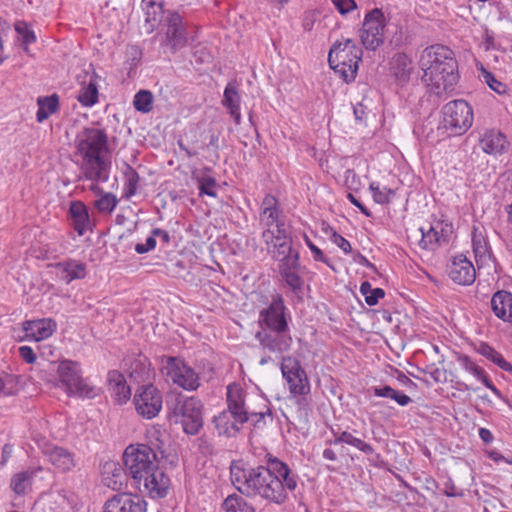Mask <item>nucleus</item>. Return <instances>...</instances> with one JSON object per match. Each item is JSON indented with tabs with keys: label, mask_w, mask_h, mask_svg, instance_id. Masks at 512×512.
Here are the masks:
<instances>
[{
	"label": "nucleus",
	"mask_w": 512,
	"mask_h": 512,
	"mask_svg": "<svg viewBox=\"0 0 512 512\" xmlns=\"http://www.w3.org/2000/svg\"><path fill=\"white\" fill-rule=\"evenodd\" d=\"M164 452L147 444L129 445L123 453V463L130 476L131 485L140 493L153 499L167 496L170 479L159 468Z\"/></svg>",
	"instance_id": "f257e3e1"
},
{
	"label": "nucleus",
	"mask_w": 512,
	"mask_h": 512,
	"mask_svg": "<svg viewBox=\"0 0 512 512\" xmlns=\"http://www.w3.org/2000/svg\"><path fill=\"white\" fill-rule=\"evenodd\" d=\"M230 477L234 487L247 497H261L281 505L282 486L273 477L269 459L256 467L233 461L230 465Z\"/></svg>",
	"instance_id": "f03ea898"
},
{
	"label": "nucleus",
	"mask_w": 512,
	"mask_h": 512,
	"mask_svg": "<svg viewBox=\"0 0 512 512\" xmlns=\"http://www.w3.org/2000/svg\"><path fill=\"white\" fill-rule=\"evenodd\" d=\"M422 81L431 86L437 95L452 90L459 80L458 62L447 46L436 44L425 48L419 60Z\"/></svg>",
	"instance_id": "7ed1b4c3"
},
{
	"label": "nucleus",
	"mask_w": 512,
	"mask_h": 512,
	"mask_svg": "<svg viewBox=\"0 0 512 512\" xmlns=\"http://www.w3.org/2000/svg\"><path fill=\"white\" fill-rule=\"evenodd\" d=\"M75 146L82 158L80 169L85 179L106 182L110 171V163L102 156V153L108 150L106 132L97 128H84L77 134Z\"/></svg>",
	"instance_id": "20e7f679"
},
{
	"label": "nucleus",
	"mask_w": 512,
	"mask_h": 512,
	"mask_svg": "<svg viewBox=\"0 0 512 512\" xmlns=\"http://www.w3.org/2000/svg\"><path fill=\"white\" fill-rule=\"evenodd\" d=\"M167 417L175 424H181L188 435H196L203 427V404L197 397H184L181 394L166 400Z\"/></svg>",
	"instance_id": "39448f33"
},
{
	"label": "nucleus",
	"mask_w": 512,
	"mask_h": 512,
	"mask_svg": "<svg viewBox=\"0 0 512 512\" xmlns=\"http://www.w3.org/2000/svg\"><path fill=\"white\" fill-rule=\"evenodd\" d=\"M362 55V48L356 44L355 40L342 38L332 44L328 54V63L340 78L346 83H350L357 76Z\"/></svg>",
	"instance_id": "423d86ee"
},
{
	"label": "nucleus",
	"mask_w": 512,
	"mask_h": 512,
	"mask_svg": "<svg viewBox=\"0 0 512 512\" xmlns=\"http://www.w3.org/2000/svg\"><path fill=\"white\" fill-rule=\"evenodd\" d=\"M280 370L283 378L288 384V389L294 398L297 399V404L301 407L307 406L303 396L310 393V381L305 369L302 367L300 361L292 356H282L280 362Z\"/></svg>",
	"instance_id": "0eeeda50"
},
{
	"label": "nucleus",
	"mask_w": 512,
	"mask_h": 512,
	"mask_svg": "<svg viewBox=\"0 0 512 512\" xmlns=\"http://www.w3.org/2000/svg\"><path fill=\"white\" fill-rule=\"evenodd\" d=\"M443 120L439 129H444L448 136L463 135L473 123V109L463 99L445 104L442 108Z\"/></svg>",
	"instance_id": "6e6552de"
},
{
	"label": "nucleus",
	"mask_w": 512,
	"mask_h": 512,
	"mask_svg": "<svg viewBox=\"0 0 512 512\" xmlns=\"http://www.w3.org/2000/svg\"><path fill=\"white\" fill-rule=\"evenodd\" d=\"M161 371L173 384L187 391H195L200 386L197 372L183 358L177 356H162Z\"/></svg>",
	"instance_id": "1a4fd4ad"
},
{
	"label": "nucleus",
	"mask_w": 512,
	"mask_h": 512,
	"mask_svg": "<svg viewBox=\"0 0 512 512\" xmlns=\"http://www.w3.org/2000/svg\"><path fill=\"white\" fill-rule=\"evenodd\" d=\"M58 375L61 383L66 386L68 394L82 398L96 396L95 387L82 377L80 365L76 361L63 360L58 365Z\"/></svg>",
	"instance_id": "9d476101"
},
{
	"label": "nucleus",
	"mask_w": 512,
	"mask_h": 512,
	"mask_svg": "<svg viewBox=\"0 0 512 512\" xmlns=\"http://www.w3.org/2000/svg\"><path fill=\"white\" fill-rule=\"evenodd\" d=\"M387 25L386 18L379 8L368 11L359 29L361 44L371 51H375L384 43V33Z\"/></svg>",
	"instance_id": "9b49d317"
},
{
	"label": "nucleus",
	"mask_w": 512,
	"mask_h": 512,
	"mask_svg": "<svg viewBox=\"0 0 512 512\" xmlns=\"http://www.w3.org/2000/svg\"><path fill=\"white\" fill-rule=\"evenodd\" d=\"M290 312L285 305L281 294H274L268 306L259 312L260 329H287L290 328Z\"/></svg>",
	"instance_id": "f8f14e48"
},
{
	"label": "nucleus",
	"mask_w": 512,
	"mask_h": 512,
	"mask_svg": "<svg viewBox=\"0 0 512 512\" xmlns=\"http://www.w3.org/2000/svg\"><path fill=\"white\" fill-rule=\"evenodd\" d=\"M276 261L278 262V272L282 280L291 289L294 296L299 301H302L304 280L299 275V270L301 268L299 251L297 250L289 255L280 257V259Z\"/></svg>",
	"instance_id": "ddd939ff"
},
{
	"label": "nucleus",
	"mask_w": 512,
	"mask_h": 512,
	"mask_svg": "<svg viewBox=\"0 0 512 512\" xmlns=\"http://www.w3.org/2000/svg\"><path fill=\"white\" fill-rule=\"evenodd\" d=\"M255 339L263 351L282 356L291 349L293 344L290 328L260 329L255 333Z\"/></svg>",
	"instance_id": "4468645a"
},
{
	"label": "nucleus",
	"mask_w": 512,
	"mask_h": 512,
	"mask_svg": "<svg viewBox=\"0 0 512 512\" xmlns=\"http://www.w3.org/2000/svg\"><path fill=\"white\" fill-rule=\"evenodd\" d=\"M134 404L138 414L144 418L152 419L162 409V394L152 384L143 385L135 393Z\"/></svg>",
	"instance_id": "2eb2a0df"
},
{
	"label": "nucleus",
	"mask_w": 512,
	"mask_h": 512,
	"mask_svg": "<svg viewBox=\"0 0 512 512\" xmlns=\"http://www.w3.org/2000/svg\"><path fill=\"white\" fill-rule=\"evenodd\" d=\"M147 503L139 495L121 492L106 500L103 512H146Z\"/></svg>",
	"instance_id": "dca6fc26"
},
{
	"label": "nucleus",
	"mask_w": 512,
	"mask_h": 512,
	"mask_svg": "<svg viewBox=\"0 0 512 512\" xmlns=\"http://www.w3.org/2000/svg\"><path fill=\"white\" fill-rule=\"evenodd\" d=\"M268 459L273 477H276L277 481L282 486V495L280 498H282L281 504H283L288 498L287 492H293L297 488L299 477L290 469L288 464L277 457L269 456Z\"/></svg>",
	"instance_id": "f3484780"
},
{
	"label": "nucleus",
	"mask_w": 512,
	"mask_h": 512,
	"mask_svg": "<svg viewBox=\"0 0 512 512\" xmlns=\"http://www.w3.org/2000/svg\"><path fill=\"white\" fill-rule=\"evenodd\" d=\"M450 279L463 286L474 283L476 278V270L472 262L463 254L453 257L451 263L447 267Z\"/></svg>",
	"instance_id": "a211bd4d"
},
{
	"label": "nucleus",
	"mask_w": 512,
	"mask_h": 512,
	"mask_svg": "<svg viewBox=\"0 0 512 512\" xmlns=\"http://www.w3.org/2000/svg\"><path fill=\"white\" fill-rule=\"evenodd\" d=\"M246 392L237 383H231L227 386L226 402L227 409L234 414L237 422L246 423L249 421L250 410L246 406Z\"/></svg>",
	"instance_id": "6ab92c4d"
},
{
	"label": "nucleus",
	"mask_w": 512,
	"mask_h": 512,
	"mask_svg": "<svg viewBox=\"0 0 512 512\" xmlns=\"http://www.w3.org/2000/svg\"><path fill=\"white\" fill-rule=\"evenodd\" d=\"M102 480L104 484L114 491H120L130 481L127 469L114 461L105 462L102 468Z\"/></svg>",
	"instance_id": "aec40b11"
},
{
	"label": "nucleus",
	"mask_w": 512,
	"mask_h": 512,
	"mask_svg": "<svg viewBox=\"0 0 512 512\" xmlns=\"http://www.w3.org/2000/svg\"><path fill=\"white\" fill-rule=\"evenodd\" d=\"M166 22L167 45L174 51L183 48L187 43V33L183 25L182 17L176 12L169 13Z\"/></svg>",
	"instance_id": "412c9836"
},
{
	"label": "nucleus",
	"mask_w": 512,
	"mask_h": 512,
	"mask_svg": "<svg viewBox=\"0 0 512 512\" xmlns=\"http://www.w3.org/2000/svg\"><path fill=\"white\" fill-rule=\"evenodd\" d=\"M25 338L29 341H41L49 338L56 330L57 324L51 318L27 320L22 324Z\"/></svg>",
	"instance_id": "4be33fe9"
},
{
	"label": "nucleus",
	"mask_w": 512,
	"mask_h": 512,
	"mask_svg": "<svg viewBox=\"0 0 512 512\" xmlns=\"http://www.w3.org/2000/svg\"><path fill=\"white\" fill-rule=\"evenodd\" d=\"M108 389L114 401L118 404L126 403L131 396V389L126 384V379L117 370H111L107 375Z\"/></svg>",
	"instance_id": "5701e85b"
},
{
	"label": "nucleus",
	"mask_w": 512,
	"mask_h": 512,
	"mask_svg": "<svg viewBox=\"0 0 512 512\" xmlns=\"http://www.w3.org/2000/svg\"><path fill=\"white\" fill-rule=\"evenodd\" d=\"M71 224L78 235H84L91 229V221L88 208L81 201H72L69 207Z\"/></svg>",
	"instance_id": "b1692460"
},
{
	"label": "nucleus",
	"mask_w": 512,
	"mask_h": 512,
	"mask_svg": "<svg viewBox=\"0 0 512 512\" xmlns=\"http://www.w3.org/2000/svg\"><path fill=\"white\" fill-rule=\"evenodd\" d=\"M491 309L504 322L512 323V293L499 290L491 298Z\"/></svg>",
	"instance_id": "393cba45"
},
{
	"label": "nucleus",
	"mask_w": 512,
	"mask_h": 512,
	"mask_svg": "<svg viewBox=\"0 0 512 512\" xmlns=\"http://www.w3.org/2000/svg\"><path fill=\"white\" fill-rule=\"evenodd\" d=\"M213 423L219 436L232 437L240 431L244 423L237 422L231 411L224 409L213 417Z\"/></svg>",
	"instance_id": "a878e982"
},
{
	"label": "nucleus",
	"mask_w": 512,
	"mask_h": 512,
	"mask_svg": "<svg viewBox=\"0 0 512 512\" xmlns=\"http://www.w3.org/2000/svg\"><path fill=\"white\" fill-rule=\"evenodd\" d=\"M54 267L59 272V277L67 284L76 279H83L86 276V265L74 259L57 262Z\"/></svg>",
	"instance_id": "bb28decb"
},
{
	"label": "nucleus",
	"mask_w": 512,
	"mask_h": 512,
	"mask_svg": "<svg viewBox=\"0 0 512 512\" xmlns=\"http://www.w3.org/2000/svg\"><path fill=\"white\" fill-rule=\"evenodd\" d=\"M45 454L49 462L61 472L71 471L76 465L74 455L66 448L55 446L48 449Z\"/></svg>",
	"instance_id": "cd10ccee"
},
{
	"label": "nucleus",
	"mask_w": 512,
	"mask_h": 512,
	"mask_svg": "<svg viewBox=\"0 0 512 512\" xmlns=\"http://www.w3.org/2000/svg\"><path fill=\"white\" fill-rule=\"evenodd\" d=\"M391 72L401 85L406 84L413 70L411 59L405 53H397L390 62Z\"/></svg>",
	"instance_id": "c85d7f7f"
},
{
	"label": "nucleus",
	"mask_w": 512,
	"mask_h": 512,
	"mask_svg": "<svg viewBox=\"0 0 512 512\" xmlns=\"http://www.w3.org/2000/svg\"><path fill=\"white\" fill-rule=\"evenodd\" d=\"M240 101L241 97L236 84L229 82L224 90L222 104L228 109L229 114L237 125L241 122Z\"/></svg>",
	"instance_id": "c756f323"
},
{
	"label": "nucleus",
	"mask_w": 512,
	"mask_h": 512,
	"mask_svg": "<svg viewBox=\"0 0 512 512\" xmlns=\"http://www.w3.org/2000/svg\"><path fill=\"white\" fill-rule=\"evenodd\" d=\"M482 150L486 154H502L506 150V137L501 132L490 130L480 139Z\"/></svg>",
	"instance_id": "7c9ffc66"
},
{
	"label": "nucleus",
	"mask_w": 512,
	"mask_h": 512,
	"mask_svg": "<svg viewBox=\"0 0 512 512\" xmlns=\"http://www.w3.org/2000/svg\"><path fill=\"white\" fill-rule=\"evenodd\" d=\"M89 77L87 85L83 86L78 95L77 100L84 107H92L98 102V78L99 76L93 72L91 75L85 73V77Z\"/></svg>",
	"instance_id": "2f4dec72"
},
{
	"label": "nucleus",
	"mask_w": 512,
	"mask_h": 512,
	"mask_svg": "<svg viewBox=\"0 0 512 512\" xmlns=\"http://www.w3.org/2000/svg\"><path fill=\"white\" fill-rule=\"evenodd\" d=\"M280 210L278 208L277 199L272 195H266L262 202L261 220L266 227L276 226L284 220L280 218Z\"/></svg>",
	"instance_id": "473e14b6"
},
{
	"label": "nucleus",
	"mask_w": 512,
	"mask_h": 512,
	"mask_svg": "<svg viewBox=\"0 0 512 512\" xmlns=\"http://www.w3.org/2000/svg\"><path fill=\"white\" fill-rule=\"evenodd\" d=\"M37 105L36 120L41 123L58 111L59 97L55 93L50 96H39L37 98Z\"/></svg>",
	"instance_id": "72a5a7b5"
},
{
	"label": "nucleus",
	"mask_w": 512,
	"mask_h": 512,
	"mask_svg": "<svg viewBox=\"0 0 512 512\" xmlns=\"http://www.w3.org/2000/svg\"><path fill=\"white\" fill-rule=\"evenodd\" d=\"M150 374V363L148 359L143 355H138L131 363L129 367V376L135 382H144L149 378Z\"/></svg>",
	"instance_id": "f704fd0d"
},
{
	"label": "nucleus",
	"mask_w": 512,
	"mask_h": 512,
	"mask_svg": "<svg viewBox=\"0 0 512 512\" xmlns=\"http://www.w3.org/2000/svg\"><path fill=\"white\" fill-rule=\"evenodd\" d=\"M477 352L497 365L499 368L506 372H512V364L505 360L501 353L496 351L488 343L482 342L477 348Z\"/></svg>",
	"instance_id": "c9c22d12"
},
{
	"label": "nucleus",
	"mask_w": 512,
	"mask_h": 512,
	"mask_svg": "<svg viewBox=\"0 0 512 512\" xmlns=\"http://www.w3.org/2000/svg\"><path fill=\"white\" fill-rule=\"evenodd\" d=\"M472 248L477 265L480 267L490 259L491 254L488 244L482 233H477L476 229L472 236Z\"/></svg>",
	"instance_id": "e433bc0d"
},
{
	"label": "nucleus",
	"mask_w": 512,
	"mask_h": 512,
	"mask_svg": "<svg viewBox=\"0 0 512 512\" xmlns=\"http://www.w3.org/2000/svg\"><path fill=\"white\" fill-rule=\"evenodd\" d=\"M14 29L17 33V42H19L26 53H29V45L35 43L37 39L35 32L23 20L16 21Z\"/></svg>",
	"instance_id": "4c0bfd02"
},
{
	"label": "nucleus",
	"mask_w": 512,
	"mask_h": 512,
	"mask_svg": "<svg viewBox=\"0 0 512 512\" xmlns=\"http://www.w3.org/2000/svg\"><path fill=\"white\" fill-rule=\"evenodd\" d=\"M373 393L377 397L389 398L394 400L400 406H407L412 402V399L403 393L398 391L391 386L385 385L380 387H373Z\"/></svg>",
	"instance_id": "58836bf2"
},
{
	"label": "nucleus",
	"mask_w": 512,
	"mask_h": 512,
	"mask_svg": "<svg viewBox=\"0 0 512 512\" xmlns=\"http://www.w3.org/2000/svg\"><path fill=\"white\" fill-rule=\"evenodd\" d=\"M36 471L26 470L15 474L10 481L11 489L17 495H24L26 490L31 486Z\"/></svg>",
	"instance_id": "ea45409f"
},
{
	"label": "nucleus",
	"mask_w": 512,
	"mask_h": 512,
	"mask_svg": "<svg viewBox=\"0 0 512 512\" xmlns=\"http://www.w3.org/2000/svg\"><path fill=\"white\" fill-rule=\"evenodd\" d=\"M91 190L101 193V197L95 201V207L99 212L112 213L118 204V199L113 193H106L96 184L91 186Z\"/></svg>",
	"instance_id": "a19ab883"
},
{
	"label": "nucleus",
	"mask_w": 512,
	"mask_h": 512,
	"mask_svg": "<svg viewBox=\"0 0 512 512\" xmlns=\"http://www.w3.org/2000/svg\"><path fill=\"white\" fill-rule=\"evenodd\" d=\"M223 507L226 512H255L252 505L236 494L229 495L223 502Z\"/></svg>",
	"instance_id": "79ce46f5"
},
{
	"label": "nucleus",
	"mask_w": 512,
	"mask_h": 512,
	"mask_svg": "<svg viewBox=\"0 0 512 512\" xmlns=\"http://www.w3.org/2000/svg\"><path fill=\"white\" fill-rule=\"evenodd\" d=\"M133 105L136 111L149 113L153 109V94L149 90L138 91L133 99Z\"/></svg>",
	"instance_id": "37998d69"
},
{
	"label": "nucleus",
	"mask_w": 512,
	"mask_h": 512,
	"mask_svg": "<svg viewBox=\"0 0 512 512\" xmlns=\"http://www.w3.org/2000/svg\"><path fill=\"white\" fill-rule=\"evenodd\" d=\"M369 190L372 193L373 200L377 204L381 205L389 204L396 193L395 190L388 187H383L381 189L379 183L377 182H371L369 185Z\"/></svg>",
	"instance_id": "c03bdc74"
},
{
	"label": "nucleus",
	"mask_w": 512,
	"mask_h": 512,
	"mask_svg": "<svg viewBox=\"0 0 512 512\" xmlns=\"http://www.w3.org/2000/svg\"><path fill=\"white\" fill-rule=\"evenodd\" d=\"M422 238L419 245L427 250H434L438 245H441V238L437 226H431L426 232L421 228Z\"/></svg>",
	"instance_id": "a18cd8bd"
},
{
	"label": "nucleus",
	"mask_w": 512,
	"mask_h": 512,
	"mask_svg": "<svg viewBox=\"0 0 512 512\" xmlns=\"http://www.w3.org/2000/svg\"><path fill=\"white\" fill-rule=\"evenodd\" d=\"M124 175L127 179L126 181V188H125V196L127 198H130L136 194L137 191V185L140 180L139 174L136 172V170L131 167L129 164H126V170L124 172Z\"/></svg>",
	"instance_id": "49530a36"
},
{
	"label": "nucleus",
	"mask_w": 512,
	"mask_h": 512,
	"mask_svg": "<svg viewBox=\"0 0 512 512\" xmlns=\"http://www.w3.org/2000/svg\"><path fill=\"white\" fill-rule=\"evenodd\" d=\"M198 189L200 195H207L210 197H217L216 179L212 176H199L197 177Z\"/></svg>",
	"instance_id": "de8ad7c7"
},
{
	"label": "nucleus",
	"mask_w": 512,
	"mask_h": 512,
	"mask_svg": "<svg viewBox=\"0 0 512 512\" xmlns=\"http://www.w3.org/2000/svg\"><path fill=\"white\" fill-rule=\"evenodd\" d=\"M481 78L490 87V89H492L499 95L506 93V84L497 80L494 74L486 70L484 67H481Z\"/></svg>",
	"instance_id": "09e8293b"
},
{
	"label": "nucleus",
	"mask_w": 512,
	"mask_h": 512,
	"mask_svg": "<svg viewBox=\"0 0 512 512\" xmlns=\"http://www.w3.org/2000/svg\"><path fill=\"white\" fill-rule=\"evenodd\" d=\"M297 251L293 246V240H285L281 242H274L271 256L273 260H278L280 257H284L293 252Z\"/></svg>",
	"instance_id": "8fccbe9b"
},
{
	"label": "nucleus",
	"mask_w": 512,
	"mask_h": 512,
	"mask_svg": "<svg viewBox=\"0 0 512 512\" xmlns=\"http://www.w3.org/2000/svg\"><path fill=\"white\" fill-rule=\"evenodd\" d=\"M346 445H349V446H352V447L358 449L365 455H374L375 454L376 457L379 458V454L375 453L374 448L370 444H368L365 441H363L362 439L354 436L350 432L347 433Z\"/></svg>",
	"instance_id": "3c124183"
},
{
	"label": "nucleus",
	"mask_w": 512,
	"mask_h": 512,
	"mask_svg": "<svg viewBox=\"0 0 512 512\" xmlns=\"http://www.w3.org/2000/svg\"><path fill=\"white\" fill-rule=\"evenodd\" d=\"M326 234L330 233V240L337 245L345 254H349L352 252V247L350 242L345 239L342 235H340L337 231H335L332 227L327 226L323 229Z\"/></svg>",
	"instance_id": "603ef678"
},
{
	"label": "nucleus",
	"mask_w": 512,
	"mask_h": 512,
	"mask_svg": "<svg viewBox=\"0 0 512 512\" xmlns=\"http://www.w3.org/2000/svg\"><path fill=\"white\" fill-rule=\"evenodd\" d=\"M304 241L308 248L310 249V251L313 253V259L315 261L322 262L329 266L331 269H334V267L330 263V260L324 255L322 250L310 240V238L306 234H304Z\"/></svg>",
	"instance_id": "864d4df0"
},
{
	"label": "nucleus",
	"mask_w": 512,
	"mask_h": 512,
	"mask_svg": "<svg viewBox=\"0 0 512 512\" xmlns=\"http://www.w3.org/2000/svg\"><path fill=\"white\" fill-rule=\"evenodd\" d=\"M15 380L14 376L4 374L0 376V395H12L14 393Z\"/></svg>",
	"instance_id": "5fc2aeb1"
},
{
	"label": "nucleus",
	"mask_w": 512,
	"mask_h": 512,
	"mask_svg": "<svg viewBox=\"0 0 512 512\" xmlns=\"http://www.w3.org/2000/svg\"><path fill=\"white\" fill-rule=\"evenodd\" d=\"M331 2L341 15H346L357 9L355 0H331Z\"/></svg>",
	"instance_id": "6e6d98bb"
},
{
	"label": "nucleus",
	"mask_w": 512,
	"mask_h": 512,
	"mask_svg": "<svg viewBox=\"0 0 512 512\" xmlns=\"http://www.w3.org/2000/svg\"><path fill=\"white\" fill-rule=\"evenodd\" d=\"M266 416H272L271 410L266 407V411H260V412H254L250 411L249 413V420L252 421V424L255 428H262L265 426V417Z\"/></svg>",
	"instance_id": "4d7b16f0"
},
{
	"label": "nucleus",
	"mask_w": 512,
	"mask_h": 512,
	"mask_svg": "<svg viewBox=\"0 0 512 512\" xmlns=\"http://www.w3.org/2000/svg\"><path fill=\"white\" fill-rule=\"evenodd\" d=\"M424 372L428 373L436 383H443L446 381L445 369L436 367L434 364L427 367Z\"/></svg>",
	"instance_id": "13d9d810"
},
{
	"label": "nucleus",
	"mask_w": 512,
	"mask_h": 512,
	"mask_svg": "<svg viewBox=\"0 0 512 512\" xmlns=\"http://www.w3.org/2000/svg\"><path fill=\"white\" fill-rule=\"evenodd\" d=\"M156 247V239L153 234L147 237L145 243H137L134 247V250L137 254H145Z\"/></svg>",
	"instance_id": "bf43d9fd"
},
{
	"label": "nucleus",
	"mask_w": 512,
	"mask_h": 512,
	"mask_svg": "<svg viewBox=\"0 0 512 512\" xmlns=\"http://www.w3.org/2000/svg\"><path fill=\"white\" fill-rule=\"evenodd\" d=\"M274 238L275 242L293 240L284 221L276 225V229L274 230Z\"/></svg>",
	"instance_id": "052dcab7"
},
{
	"label": "nucleus",
	"mask_w": 512,
	"mask_h": 512,
	"mask_svg": "<svg viewBox=\"0 0 512 512\" xmlns=\"http://www.w3.org/2000/svg\"><path fill=\"white\" fill-rule=\"evenodd\" d=\"M443 493L447 497H463L464 496L463 490L457 488L452 479H448L444 483Z\"/></svg>",
	"instance_id": "680f3d73"
},
{
	"label": "nucleus",
	"mask_w": 512,
	"mask_h": 512,
	"mask_svg": "<svg viewBox=\"0 0 512 512\" xmlns=\"http://www.w3.org/2000/svg\"><path fill=\"white\" fill-rule=\"evenodd\" d=\"M384 296H385V291L382 288H373V290L370 292V294L366 296L365 302L369 306H374Z\"/></svg>",
	"instance_id": "e2e57ef3"
},
{
	"label": "nucleus",
	"mask_w": 512,
	"mask_h": 512,
	"mask_svg": "<svg viewBox=\"0 0 512 512\" xmlns=\"http://www.w3.org/2000/svg\"><path fill=\"white\" fill-rule=\"evenodd\" d=\"M19 355L28 364L34 363L37 359L34 350L29 346H21L19 348Z\"/></svg>",
	"instance_id": "0e129e2a"
},
{
	"label": "nucleus",
	"mask_w": 512,
	"mask_h": 512,
	"mask_svg": "<svg viewBox=\"0 0 512 512\" xmlns=\"http://www.w3.org/2000/svg\"><path fill=\"white\" fill-rule=\"evenodd\" d=\"M487 455L491 460H493L497 464L505 462L509 465H512V457H505L497 450L487 451Z\"/></svg>",
	"instance_id": "69168bd1"
},
{
	"label": "nucleus",
	"mask_w": 512,
	"mask_h": 512,
	"mask_svg": "<svg viewBox=\"0 0 512 512\" xmlns=\"http://www.w3.org/2000/svg\"><path fill=\"white\" fill-rule=\"evenodd\" d=\"M460 365L468 372H472L476 367V363L467 355H459L457 358Z\"/></svg>",
	"instance_id": "338daca9"
},
{
	"label": "nucleus",
	"mask_w": 512,
	"mask_h": 512,
	"mask_svg": "<svg viewBox=\"0 0 512 512\" xmlns=\"http://www.w3.org/2000/svg\"><path fill=\"white\" fill-rule=\"evenodd\" d=\"M353 260L355 262H357L358 264H360L361 266H364L368 269H371L373 271H376V266L371 263L363 254H361L360 252H356L354 255H353Z\"/></svg>",
	"instance_id": "774afa93"
}]
</instances>
